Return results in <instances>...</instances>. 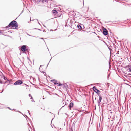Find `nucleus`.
<instances>
[{
    "mask_svg": "<svg viewBox=\"0 0 131 131\" xmlns=\"http://www.w3.org/2000/svg\"><path fill=\"white\" fill-rule=\"evenodd\" d=\"M10 26H12V27H15V28L13 27L12 28L13 29H17L18 27L17 22L14 21H12L9 24L8 26L6 27V28H7Z\"/></svg>",
    "mask_w": 131,
    "mask_h": 131,
    "instance_id": "nucleus-1",
    "label": "nucleus"
},
{
    "mask_svg": "<svg viewBox=\"0 0 131 131\" xmlns=\"http://www.w3.org/2000/svg\"><path fill=\"white\" fill-rule=\"evenodd\" d=\"M27 46L25 45H23L21 47V50L23 52H25L28 50V49L27 48Z\"/></svg>",
    "mask_w": 131,
    "mask_h": 131,
    "instance_id": "nucleus-2",
    "label": "nucleus"
},
{
    "mask_svg": "<svg viewBox=\"0 0 131 131\" xmlns=\"http://www.w3.org/2000/svg\"><path fill=\"white\" fill-rule=\"evenodd\" d=\"M22 81L21 80H19L17 81L15 83H14V85H20L22 84Z\"/></svg>",
    "mask_w": 131,
    "mask_h": 131,
    "instance_id": "nucleus-3",
    "label": "nucleus"
},
{
    "mask_svg": "<svg viewBox=\"0 0 131 131\" xmlns=\"http://www.w3.org/2000/svg\"><path fill=\"white\" fill-rule=\"evenodd\" d=\"M92 89L93 90H94V91L98 95L100 94L99 93V92H100V91L97 89L95 86H94L92 88Z\"/></svg>",
    "mask_w": 131,
    "mask_h": 131,
    "instance_id": "nucleus-4",
    "label": "nucleus"
},
{
    "mask_svg": "<svg viewBox=\"0 0 131 131\" xmlns=\"http://www.w3.org/2000/svg\"><path fill=\"white\" fill-rule=\"evenodd\" d=\"M99 97V99L98 100H97V103L98 105L99 106L101 104L100 103L101 102V101L102 100V97L100 94L98 95Z\"/></svg>",
    "mask_w": 131,
    "mask_h": 131,
    "instance_id": "nucleus-5",
    "label": "nucleus"
},
{
    "mask_svg": "<svg viewBox=\"0 0 131 131\" xmlns=\"http://www.w3.org/2000/svg\"><path fill=\"white\" fill-rule=\"evenodd\" d=\"M73 103L72 102V101H71L70 102V104L68 106L69 110H71V108L73 106Z\"/></svg>",
    "mask_w": 131,
    "mask_h": 131,
    "instance_id": "nucleus-6",
    "label": "nucleus"
},
{
    "mask_svg": "<svg viewBox=\"0 0 131 131\" xmlns=\"http://www.w3.org/2000/svg\"><path fill=\"white\" fill-rule=\"evenodd\" d=\"M107 45L110 50V54H112V52H113L112 49L110 48V47H111V46L110 45V46L108 45Z\"/></svg>",
    "mask_w": 131,
    "mask_h": 131,
    "instance_id": "nucleus-7",
    "label": "nucleus"
},
{
    "mask_svg": "<svg viewBox=\"0 0 131 131\" xmlns=\"http://www.w3.org/2000/svg\"><path fill=\"white\" fill-rule=\"evenodd\" d=\"M115 52L117 54H119V50L120 49L118 48H115Z\"/></svg>",
    "mask_w": 131,
    "mask_h": 131,
    "instance_id": "nucleus-8",
    "label": "nucleus"
},
{
    "mask_svg": "<svg viewBox=\"0 0 131 131\" xmlns=\"http://www.w3.org/2000/svg\"><path fill=\"white\" fill-rule=\"evenodd\" d=\"M39 70H40V71L41 72H42V73H43L44 74V75H45V74H46L45 72H44V71H42V68H39Z\"/></svg>",
    "mask_w": 131,
    "mask_h": 131,
    "instance_id": "nucleus-9",
    "label": "nucleus"
},
{
    "mask_svg": "<svg viewBox=\"0 0 131 131\" xmlns=\"http://www.w3.org/2000/svg\"><path fill=\"white\" fill-rule=\"evenodd\" d=\"M52 81L53 83H54V84L55 85H56V83H57L56 82H57V81L55 79L52 80Z\"/></svg>",
    "mask_w": 131,
    "mask_h": 131,
    "instance_id": "nucleus-10",
    "label": "nucleus"
},
{
    "mask_svg": "<svg viewBox=\"0 0 131 131\" xmlns=\"http://www.w3.org/2000/svg\"><path fill=\"white\" fill-rule=\"evenodd\" d=\"M127 67L128 68V69L129 70V71L130 72H131V66H128Z\"/></svg>",
    "mask_w": 131,
    "mask_h": 131,
    "instance_id": "nucleus-11",
    "label": "nucleus"
},
{
    "mask_svg": "<svg viewBox=\"0 0 131 131\" xmlns=\"http://www.w3.org/2000/svg\"><path fill=\"white\" fill-rule=\"evenodd\" d=\"M103 33L105 35H106L107 34V31L106 30H104L103 31Z\"/></svg>",
    "mask_w": 131,
    "mask_h": 131,
    "instance_id": "nucleus-12",
    "label": "nucleus"
},
{
    "mask_svg": "<svg viewBox=\"0 0 131 131\" xmlns=\"http://www.w3.org/2000/svg\"><path fill=\"white\" fill-rule=\"evenodd\" d=\"M4 79L5 80H6V79H7V81L9 82L10 83V81H11V80H8L6 78V77H4Z\"/></svg>",
    "mask_w": 131,
    "mask_h": 131,
    "instance_id": "nucleus-13",
    "label": "nucleus"
},
{
    "mask_svg": "<svg viewBox=\"0 0 131 131\" xmlns=\"http://www.w3.org/2000/svg\"><path fill=\"white\" fill-rule=\"evenodd\" d=\"M56 85L58 86H61L62 84H61L60 83V82H59V83H56Z\"/></svg>",
    "mask_w": 131,
    "mask_h": 131,
    "instance_id": "nucleus-14",
    "label": "nucleus"
},
{
    "mask_svg": "<svg viewBox=\"0 0 131 131\" xmlns=\"http://www.w3.org/2000/svg\"><path fill=\"white\" fill-rule=\"evenodd\" d=\"M53 13L55 14H56L57 13V11L55 10H53Z\"/></svg>",
    "mask_w": 131,
    "mask_h": 131,
    "instance_id": "nucleus-15",
    "label": "nucleus"
},
{
    "mask_svg": "<svg viewBox=\"0 0 131 131\" xmlns=\"http://www.w3.org/2000/svg\"><path fill=\"white\" fill-rule=\"evenodd\" d=\"M29 96L30 97H31V99H32V100L33 99V98L32 97V96H31V95L30 94H29Z\"/></svg>",
    "mask_w": 131,
    "mask_h": 131,
    "instance_id": "nucleus-16",
    "label": "nucleus"
},
{
    "mask_svg": "<svg viewBox=\"0 0 131 131\" xmlns=\"http://www.w3.org/2000/svg\"><path fill=\"white\" fill-rule=\"evenodd\" d=\"M77 27H78L79 29H80V28L81 29V26L79 25H78L77 26Z\"/></svg>",
    "mask_w": 131,
    "mask_h": 131,
    "instance_id": "nucleus-17",
    "label": "nucleus"
},
{
    "mask_svg": "<svg viewBox=\"0 0 131 131\" xmlns=\"http://www.w3.org/2000/svg\"><path fill=\"white\" fill-rule=\"evenodd\" d=\"M28 113H29V114L30 115V112H29V110H28Z\"/></svg>",
    "mask_w": 131,
    "mask_h": 131,
    "instance_id": "nucleus-18",
    "label": "nucleus"
},
{
    "mask_svg": "<svg viewBox=\"0 0 131 131\" xmlns=\"http://www.w3.org/2000/svg\"><path fill=\"white\" fill-rule=\"evenodd\" d=\"M18 111V112H19L20 113H21V114L23 115V114H22V113H21V112H20V111Z\"/></svg>",
    "mask_w": 131,
    "mask_h": 131,
    "instance_id": "nucleus-19",
    "label": "nucleus"
},
{
    "mask_svg": "<svg viewBox=\"0 0 131 131\" xmlns=\"http://www.w3.org/2000/svg\"><path fill=\"white\" fill-rule=\"evenodd\" d=\"M70 131H73V129L72 128H71L70 129Z\"/></svg>",
    "mask_w": 131,
    "mask_h": 131,
    "instance_id": "nucleus-20",
    "label": "nucleus"
},
{
    "mask_svg": "<svg viewBox=\"0 0 131 131\" xmlns=\"http://www.w3.org/2000/svg\"><path fill=\"white\" fill-rule=\"evenodd\" d=\"M2 82L1 81H0V84H2Z\"/></svg>",
    "mask_w": 131,
    "mask_h": 131,
    "instance_id": "nucleus-21",
    "label": "nucleus"
},
{
    "mask_svg": "<svg viewBox=\"0 0 131 131\" xmlns=\"http://www.w3.org/2000/svg\"><path fill=\"white\" fill-rule=\"evenodd\" d=\"M8 108L10 110H11V109L9 107H8Z\"/></svg>",
    "mask_w": 131,
    "mask_h": 131,
    "instance_id": "nucleus-22",
    "label": "nucleus"
},
{
    "mask_svg": "<svg viewBox=\"0 0 131 131\" xmlns=\"http://www.w3.org/2000/svg\"><path fill=\"white\" fill-rule=\"evenodd\" d=\"M3 90H2V92H1V93H2V92H3Z\"/></svg>",
    "mask_w": 131,
    "mask_h": 131,
    "instance_id": "nucleus-23",
    "label": "nucleus"
},
{
    "mask_svg": "<svg viewBox=\"0 0 131 131\" xmlns=\"http://www.w3.org/2000/svg\"><path fill=\"white\" fill-rule=\"evenodd\" d=\"M13 110H14V111H15V110H15V109H13Z\"/></svg>",
    "mask_w": 131,
    "mask_h": 131,
    "instance_id": "nucleus-24",
    "label": "nucleus"
},
{
    "mask_svg": "<svg viewBox=\"0 0 131 131\" xmlns=\"http://www.w3.org/2000/svg\"><path fill=\"white\" fill-rule=\"evenodd\" d=\"M26 116L27 118H28V117L27 116Z\"/></svg>",
    "mask_w": 131,
    "mask_h": 131,
    "instance_id": "nucleus-25",
    "label": "nucleus"
},
{
    "mask_svg": "<svg viewBox=\"0 0 131 131\" xmlns=\"http://www.w3.org/2000/svg\"><path fill=\"white\" fill-rule=\"evenodd\" d=\"M116 41H113V42H115V43H116Z\"/></svg>",
    "mask_w": 131,
    "mask_h": 131,
    "instance_id": "nucleus-26",
    "label": "nucleus"
},
{
    "mask_svg": "<svg viewBox=\"0 0 131 131\" xmlns=\"http://www.w3.org/2000/svg\"><path fill=\"white\" fill-rule=\"evenodd\" d=\"M95 100H96V98H95Z\"/></svg>",
    "mask_w": 131,
    "mask_h": 131,
    "instance_id": "nucleus-27",
    "label": "nucleus"
},
{
    "mask_svg": "<svg viewBox=\"0 0 131 131\" xmlns=\"http://www.w3.org/2000/svg\"><path fill=\"white\" fill-rule=\"evenodd\" d=\"M111 42H112L113 43H113V42H112V41H111Z\"/></svg>",
    "mask_w": 131,
    "mask_h": 131,
    "instance_id": "nucleus-28",
    "label": "nucleus"
},
{
    "mask_svg": "<svg viewBox=\"0 0 131 131\" xmlns=\"http://www.w3.org/2000/svg\"><path fill=\"white\" fill-rule=\"evenodd\" d=\"M43 97H44V96H43V99H44V98H43Z\"/></svg>",
    "mask_w": 131,
    "mask_h": 131,
    "instance_id": "nucleus-29",
    "label": "nucleus"
},
{
    "mask_svg": "<svg viewBox=\"0 0 131 131\" xmlns=\"http://www.w3.org/2000/svg\"><path fill=\"white\" fill-rule=\"evenodd\" d=\"M103 42L105 43V41H103Z\"/></svg>",
    "mask_w": 131,
    "mask_h": 131,
    "instance_id": "nucleus-30",
    "label": "nucleus"
},
{
    "mask_svg": "<svg viewBox=\"0 0 131 131\" xmlns=\"http://www.w3.org/2000/svg\"><path fill=\"white\" fill-rule=\"evenodd\" d=\"M41 66H40V67H41Z\"/></svg>",
    "mask_w": 131,
    "mask_h": 131,
    "instance_id": "nucleus-31",
    "label": "nucleus"
},
{
    "mask_svg": "<svg viewBox=\"0 0 131 131\" xmlns=\"http://www.w3.org/2000/svg\"><path fill=\"white\" fill-rule=\"evenodd\" d=\"M48 64H49V63H48V64H47V66H48Z\"/></svg>",
    "mask_w": 131,
    "mask_h": 131,
    "instance_id": "nucleus-32",
    "label": "nucleus"
}]
</instances>
